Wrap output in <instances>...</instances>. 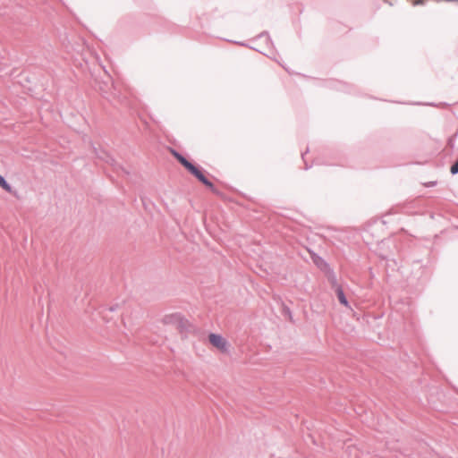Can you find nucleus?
<instances>
[{"label":"nucleus","mask_w":458,"mask_h":458,"mask_svg":"<svg viewBox=\"0 0 458 458\" xmlns=\"http://www.w3.org/2000/svg\"><path fill=\"white\" fill-rule=\"evenodd\" d=\"M282 315L284 317H285L286 318H288L291 322L293 323V313H292V310L291 309L285 305V304H283L282 306Z\"/></svg>","instance_id":"nucleus-13"},{"label":"nucleus","mask_w":458,"mask_h":458,"mask_svg":"<svg viewBox=\"0 0 458 458\" xmlns=\"http://www.w3.org/2000/svg\"><path fill=\"white\" fill-rule=\"evenodd\" d=\"M426 4V0H414L412 2L413 5H423Z\"/></svg>","instance_id":"nucleus-21"},{"label":"nucleus","mask_w":458,"mask_h":458,"mask_svg":"<svg viewBox=\"0 0 458 458\" xmlns=\"http://www.w3.org/2000/svg\"><path fill=\"white\" fill-rule=\"evenodd\" d=\"M336 85H337V89L340 90H344L348 93L352 92L351 89H349L350 87L348 85H346L345 83L336 82Z\"/></svg>","instance_id":"nucleus-16"},{"label":"nucleus","mask_w":458,"mask_h":458,"mask_svg":"<svg viewBox=\"0 0 458 458\" xmlns=\"http://www.w3.org/2000/svg\"><path fill=\"white\" fill-rule=\"evenodd\" d=\"M181 315L182 313L180 312L167 314L162 318V323L165 325H174L176 327Z\"/></svg>","instance_id":"nucleus-9"},{"label":"nucleus","mask_w":458,"mask_h":458,"mask_svg":"<svg viewBox=\"0 0 458 458\" xmlns=\"http://www.w3.org/2000/svg\"><path fill=\"white\" fill-rule=\"evenodd\" d=\"M170 152L172 154V156L184 167L186 168L191 163V161H190L189 159H187L182 154H181L179 151H177L176 149H174V148H171L170 149Z\"/></svg>","instance_id":"nucleus-11"},{"label":"nucleus","mask_w":458,"mask_h":458,"mask_svg":"<svg viewBox=\"0 0 458 458\" xmlns=\"http://www.w3.org/2000/svg\"><path fill=\"white\" fill-rule=\"evenodd\" d=\"M100 90L106 98H107L106 95L109 93L113 95L114 98H116L118 96V90L113 81L110 85L107 82H105L103 87L100 86Z\"/></svg>","instance_id":"nucleus-7"},{"label":"nucleus","mask_w":458,"mask_h":458,"mask_svg":"<svg viewBox=\"0 0 458 458\" xmlns=\"http://www.w3.org/2000/svg\"><path fill=\"white\" fill-rule=\"evenodd\" d=\"M325 276L327 277L331 288L333 290L336 289L337 287H340L341 285L338 284L337 276L333 268L327 271L325 274Z\"/></svg>","instance_id":"nucleus-8"},{"label":"nucleus","mask_w":458,"mask_h":458,"mask_svg":"<svg viewBox=\"0 0 458 458\" xmlns=\"http://www.w3.org/2000/svg\"><path fill=\"white\" fill-rule=\"evenodd\" d=\"M308 152H309V148H307L305 152L301 153V158H302V160H303V161H304V163H305V167H304V168H305V170H308V169L310 167V165H309L307 164V162L305 161V157H305V154H306V153H308Z\"/></svg>","instance_id":"nucleus-19"},{"label":"nucleus","mask_w":458,"mask_h":458,"mask_svg":"<svg viewBox=\"0 0 458 458\" xmlns=\"http://www.w3.org/2000/svg\"><path fill=\"white\" fill-rule=\"evenodd\" d=\"M437 181H430V182H425V183H424V186H425V187H428V188H429V187H434V186H436V185H437Z\"/></svg>","instance_id":"nucleus-20"},{"label":"nucleus","mask_w":458,"mask_h":458,"mask_svg":"<svg viewBox=\"0 0 458 458\" xmlns=\"http://www.w3.org/2000/svg\"><path fill=\"white\" fill-rule=\"evenodd\" d=\"M192 176H194L199 182L205 185L208 190H210L214 194L219 195L220 191L214 185V183L207 177V172L202 168L199 165H197L191 162L185 168Z\"/></svg>","instance_id":"nucleus-1"},{"label":"nucleus","mask_w":458,"mask_h":458,"mask_svg":"<svg viewBox=\"0 0 458 458\" xmlns=\"http://www.w3.org/2000/svg\"><path fill=\"white\" fill-rule=\"evenodd\" d=\"M208 341L214 347H216L221 352H228L229 343L222 335L216 333H209Z\"/></svg>","instance_id":"nucleus-3"},{"label":"nucleus","mask_w":458,"mask_h":458,"mask_svg":"<svg viewBox=\"0 0 458 458\" xmlns=\"http://www.w3.org/2000/svg\"><path fill=\"white\" fill-rule=\"evenodd\" d=\"M309 252L312 262L323 274L332 268L330 264L315 251L310 250Z\"/></svg>","instance_id":"nucleus-5"},{"label":"nucleus","mask_w":458,"mask_h":458,"mask_svg":"<svg viewBox=\"0 0 458 458\" xmlns=\"http://www.w3.org/2000/svg\"><path fill=\"white\" fill-rule=\"evenodd\" d=\"M263 38H265L266 45H267V47H270L273 49V51H272L269 55H268V54H265V53H263L262 51H260V50L257 49L256 47H254V46H250V45H249V47H248V48H250V49H252V50H255V51H257V52H259V53H261V54H263V55H265L268 56L269 58H274V54H275V53H274V52H275V51H274V42H273V40H272V38H271V37H270V35H269L268 31L264 30V31H262L261 33H259V35H257L255 38H251L250 40H251V41H255V40H257V39Z\"/></svg>","instance_id":"nucleus-4"},{"label":"nucleus","mask_w":458,"mask_h":458,"mask_svg":"<svg viewBox=\"0 0 458 458\" xmlns=\"http://www.w3.org/2000/svg\"><path fill=\"white\" fill-rule=\"evenodd\" d=\"M117 307H118V305L111 306V307L109 308V310H110V311H114V310H117Z\"/></svg>","instance_id":"nucleus-22"},{"label":"nucleus","mask_w":458,"mask_h":458,"mask_svg":"<svg viewBox=\"0 0 458 458\" xmlns=\"http://www.w3.org/2000/svg\"><path fill=\"white\" fill-rule=\"evenodd\" d=\"M334 291L335 292V294L337 296V299H338V301L340 302V304L346 308H351L350 303H349L348 299L344 292L343 287L342 286L337 287Z\"/></svg>","instance_id":"nucleus-12"},{"label":"nucleus","mask_w":458,"mask_h":458,"mask_svg":"<svg viewBox=\"0 0 458 458\" xmlns=\"http://www.w3.org/2000/svg\"><path fill=\"white\" fill-rule=\"evenodd\" d=\"M229 41L235 45L241 46V47H249V44L244 41H236V40H234V41L229 40Z\"/></svg>","instance_id":"nucleus-18"},{"label":"nucleus","mask_w":458,"mask_h":458,"mask_svg":"<svg viewBox=\"0 0 458 458\" xmlns=\"http://www.w3.org/2000/svg\"><path fill=\"white\" fill-rule=\"evenodd\" d=\"M414 105L429 106H441V107H447V106H449V104H447L445 102H441L439 104H436V103H433V102H427V103L416 102V103H414Z\"/></svg>","instance_id":"nucleus-15"},{"label":"nucleus","mask_w":458,"mask_h":458,"mask_svg":"<svg viewBox=\"0 0 458 458\" xmlns=\"http://www.w3.org/2000/svg\"><path fill=\"white\" fill-rule=\"evenodd\" d=\"M176 329L182 335L186 337L187 334L193 330V325L182 314L178 320Z\"/></svg>","instance_id":"nucleus-6"},{"label":"nucleus","mask_w":458,"mask_h":458,"mask_svg":"<svg viewBox=\"0 0 458 458\" xmlns=\"http://www.w3.org/2000/svg\"><path fill=\"white\" fill-rule=\"evenodd\" d=\"M94 153L98 158L105 161L109 164L114 172L117 173L118 175H129L130 172L122 165H120L111 155L109 152L103 148H98L93 147Z\"/></svg>","instance_id":"nucleus-2"},{"label":"nucleus","mask_w":458,"mask_h":458,"mask_svg":"<svg viewBox=\"0 0 458 458\" xmlns=\"http://www.w3.org/2000/svg\"><path fill=\"white\" fill-rule=\"evenodd\" d=\"M450 172L452 174H458V158L456 161L451 165Z\"/></svg>","instance_id":"nucleus-17"},{"label":"nucleus","mask_w":458,"mask_h":458,"mask_svg":"<svg viewBox=\"0 0 458 458\" xmlns=\"http://www.w3.org/2000/svg\"><path fill=\"white\" fill-rule=\"evenodd\" d=\"M0 187L7 192H11L13 190L12 185L5 180V178L0 174Z\"/></svg>","instance_id":"nucleus-14"},{"label":"nucleus","mask_w":458,"mask_h":458,"mask_svg":"<svg viewBox=\"0 0 458 458\" xmlns=\"http://www.w3.org/2000/svg\"><path fill=\"white\" fill-rule=\"evenodd\" d=\"M170 152L172 154V156L184 167L186 168L191 163V161H190L189 159H187L182 154H181L179 151H177L176 149H174V148H171L170 149Z\"/></svg>","instance_id":"nucleus-10"}]
</instances>
